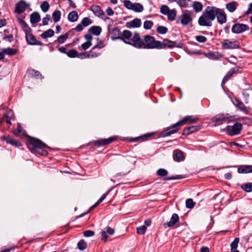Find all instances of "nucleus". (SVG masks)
<instances>
[{
	"mask_svg": "<svg viewBox=\"0 0 252 252\" xmlns=\"http://www.w3.org/2000/svg\"><path fill=\"white\" fill-rule=\"evenodd\" d=\"M221 47L223 49H235L240 47L238 40L231 41L230 39H224L221 42Z\"/></svg>",
	"mask_w": 252,
	"mask_h": 252,
	"instance_id": "9",
	"label": "nucleus"
},
{
	"mask_svg": "<svg viewBox=\"0 0 252 252\" xmlns=\"http://www.w3.org/2000/svg\"><path fill=\"white\" fill-rule=\"evenodd\" d=\"M93 50H90L88 52V55L87 57L88 58H94L98 57L100 55V54L96 53L95 52H94Z\"/></svg>",
	"mask_w": 252,
	"mask_h": 252,
	"instance_id": "56",
	"label": "nucleus"
},
{
	"mask_svg": "<svg viewBox=\"0 0 252 252\" xmlns=\"http://www.w3.org/2000/svg\"><path fill=\"white\" fill-rule=\"evenodd\" d=\"M232 117H229L228 114L220 113L212 119L214 123L221 124L222 121H230Z\"/></svg>",
	"mask_w": 252,
	"mask_h": 252,
	"instance_id": "16",
	"label": "nucleus"
},
{
	"mask_svg": "<svg viewBox=\"0 0 252 252\" xmlns=\"http://www.w3.org/2000/svg\"><path fill=\"white\" fill-rule=\"evenodd\" d=\"M242 129V126L241 124L236 123L233 126H228L226 127V131L230 136H234L240 134Z\"/></svg>",
	"mask_w": 252,
	"mask_h": 252,
	"instance_id": "8",
	"label": "nucleus"
},
{
	"mask_svg": "<svg viewBox=\"0 0 252 252\" xmlns=\"http://www.w3.org/2000/svg\"><path fill=\"white\" fill-rule=\"evenodd\" d=\"M78 19V15L76 11L70 12L68 15V20L71 22H76Z\"/></svg>",
	"mask_w": 252,
	"mask_h": 252,
	"instance_id": "34",
	"label": "nucleus"
},
{
	"mask_svg": "<svg viewBox=\"0 0 252 252\" xmlns=\"http://www.w3.org/2000/svg\"><path fill=\"white\" fill-rule=\"evenodd\" d=\"M55 34L54 31L52 29H49L47 31L44 32L41 34L40 36L43 38L45 39L48 37H51L54 36Z\"/></svg>",
	"mask_w": 252,
	"mask_h": 252,
	"instance_id": "35",
	"label": "nucleus"
},
{
	"mask_svg": "<svg viewBox=\"0 0 252 252\" xmlns=\"http://www.w3.org/2000/svg\"><path fill=\"white\" fill-rule=\"evenodd\" d=\"M241 188L247 192H250L252 191V183L249 182L243 184L241 186Z\"/></svg>",
	"mask_w": 252,
	"mask_h": 252,
	"instance_id": "37",
	"label": "nucleus"
},
{
	"mask_svg": "<svg viewBox=\"0 0 252 252\" xmlns=\"http://www.w3.org/2000/svg\"><path fill=\"white\" fill-rule=\"evenodd\" d=\"M153 26V23L152 21H145L144 23V28L146 30H149L152 28Z\"/></svg>",
	"mask_w": 252,
	"mask_h": 252,
	"instance_id": "55",
	"label": "nucleus"
},
{
	"mask_svg": "<svg viewBox=\"0 0 252 252\" xmlns=\"http://www.w3.org/2000/svg\"><path fill=\"white\" fill-rule=\"evenodd\" d=\"M3 39L4 40L8 41L10 42H11L14 40L13 36L12 34L5 35L3 37Z\"/></svg>",
	"mask_w": 252,
	"mask_h": 252,
	"instance_id": "63",
	"label": "nucleus"
},
{
	"mask_svg": "<svg viewBox=\"0 0 252 252\" xmlns=\"http://www.w3.org/2000/svg\"><path fill=\"white\" fill-rule=\"evenodd\" d=\"M124 6L128 9L131 10L134 3H132L129 0H124Z\"/></svg>",
	"mask_w": 252,
	"mask_h": 252,
	"instance_id": "54",
	"label": "nucleus"
},
{
	"mask_svg": "<svg viewBox=\"0 0 252 252\" xmlns=\"http://www.w3.org/2000/svg\"><path fill=\"white\" fill-rule=\"evenodd\" d=\"M92 23V20L89 17L84 18L81 21V23L84 27L88 26L89 25H91Z\"/></svg>",
	"mask_w": 252,
	"mask_h": 252,
	"instance_id": "51",
	"label": "nucleus"
},
{
	"mask_svg": "<svg viewBox=\"0 0 252 252\" xmlns=\"http://www.w3.org/2000/svg\"><path fill=\"white\" fill-rule=\"evenodd\" d=\"M97 40L98 41V42L95 46H94L93 47L92 50H94L96 48L101 49L104 47V45H103L102 41L99 40L98 38H97Z\"/></svg>",
	"mask_w": 252,
	"mask_h": 252,
	"instance_id": "58",
	"label": "nucleus"
},
{
	"mask_svg": "<svg viewBox=\"0 0 252 252\" xmlns=\"http://www.w3.org/2000/svg\"><path fill=\"white\" fill-rule=\"evenodd\" d=\"M83 234L86 237H92L94 235V232L92 230H88L84 231Z\"/></svg>",
	"mask_w": 252,
	"mask_h": 252,
	"instance_id": "59",
	"label": "nucleus"
},
{
	"mask_svg": "<svg viewBox=\"0 0 252 252\" xmlns=\"http://www.w3.org/2000/svg\"><path fill=\"white\" fill-rule=\"evenodd\" d=\"M5 121L9 125H11L10 122L11 120L13 119L14 116L12 110H9L7 111V114L5 115Z\"/></svg>",
	"mask_w": 252,
	"mask_h": 252,
	"instance_id": "41",
	"label": "nucleus"
},
{
	"mask_svg": "<svg viewBox=\"0 0 252 252\" xmlns=\"http://www.w3.org/2000/svg\"><path fill=\"white\" fill-rule=\"evenodd\" d=\"M19 22L22 30L24 32L25 35L32 32V29L28 26L27 23L22 19H19Z\"/></svg>",
	"mask_w": 252,
	"mask_h": 252,
	"instance_id": "26",
	"label": "nucleus"
},
{
	"mask_svg": "<svg viewBox=\"0 0 252 252\" xmlns=\"http://www.w3.org/2000/svg\"><path fill=\"white\" fill-rule=\"evenodd\" d=\"M177 14V11L175 9H170L169 12L166 15L167 16L168 20L173 21L175 19Z\"/></svg>",
	"mask_w": 252,
	"mask_h": 252,
	"instance_id": "39",
	"label": "nucleus"
},
{
	"mask_svg": "<svg viewBox=\"0 0 252 252\" xmlns=\"http://www.w3.org/2000/svg\"><path fill=\"white\" fill-rule=\"evenodd\" d=\"M192 7L194 11L196 12H200L203 8V5L201 2L199 1H194L193 4H192Z\"/></svg>",
	"mask_w": 252,
	"mask_h": 252,
	"instance_id": "36",
	"label": "nucleus"
},
{
	"mask_svg": "<svg viewBox=\"0 0 252 252\" xmlns=\"http://www.w3.org/2000/svg\"><path fill=\"white\" fill-rule=\"evenodd\" d=\"M27 145L28 149L32 153L41 156H46L48 152L46 150L49 147L38 139L32 138L27 142Z\"/></svg>",
	"mask_w": 252,
	"mask_h": 252,
	"instance_id": "3",
	"label": "nucleus"
},
{
	"mask_svg": "<svg viewBox=\"0 0 252 252\" xmlns=\"http://www.w3.org/2000/svg\"><path fill=\"white\" fill-rule=\"evenodd\" d=\"M158 49H164L166 48H172L175 46L179 47L176 45V41H172L168 39H164L162 42L159 41Z\"/></svg>",
	"mask_w": 252,
	"mask_h": 252,
	"instance_id": "13",
	"label": "nucleus"
},
{
	"mask_svg": "<svg viewBox=\"0 0 252 252\" xmlns=\"http://www.w3.org/2000/svg\"><path fill=\"white\" fill-rule=\"evenodd\" d=\"M214 20V15L211 10V6H207L201 16H200L198 20L199 26L202 27H211L212 22Z\"/></svg>",
	"mask_w": 252,
	"mask_h": 252,
	"instance_id": "4",
	"label": "nucleus"
},
{
	"mask_svg": "<svg viewBox=\"0 0 252 252\" xmlns=\"http://www.w3.org/2000/svg\"><path fill=\"white\" fill-rule=\"evenodd\" d=\"M198 120L197 118H192L191 116H188L184 117L182 120L178 122L171 126L166 127L162 131L160 135L161 137H165L178 132L180 127L186 123L193 124Z\"/></svg>",
	"mask_w": 252,
	"mask_h": 252,
	"instance_id": "2",
	"label": "nucleus"
},
{
	"mask_svg": "<svg viewBox=\"0 0 252 252\" xmlns=\"http://www.w3.org/2000/svg\"><path fill=\"white\" fill-rule=\"evenodd\" d=\"M61 12L59 10H55L52 14V18L54 22H57L60 20Z\"/></svg>",
	"mask_w": 252,
	"mask_h": 252,
	"instance_id": "42",
	"label": "nucleus"
},
{
	"mask_svg": "<svg viewBox=\"0 0 252 252\" xmlns=\"http://www.w3.org/2000/svg\"><path fill=\"white\" fill-rule=\"evenodd\" d=\"M50 20V16L49 15H46L45 17H44L42 20V25L44 26L47 25L48 24V22Z\"/></svg>",
	"mask_w": 252,
	"mask_h": 252,
	"instance_id": "61",
	"label": "nucleus"
},
{
	"mask_svg": "<svg viewBox=\"0 0 252 252\" xmlns=\"http://www.w3.org/2000/svg\"><path fill=\"white\" fill-rule=\"evenodd\" d=\"M101 30V28L99 26H93L89 29L88 32L94 35L98 36L100 34Z\"/></svg>",
	"mask_w": 252,
	"mask_h": 252,
	"instance_id": "31",
	"label": "nucleus"
},
{
	"mask_svg": "<svg viewBox=\"0 0 252 252\" xmlns=\"http://www.w3.org/2000/svg\"><path fill=\"white\" fill-rule=\"evenodd\" d=\"M26 39L27 43L31 45H40L42 46L43 44L36 40L35 37L31 32L26 35Z\"/></svg>",
	"mask_w": 252,
	"mask_h": 252,
	"instance_id": "18",
	"label": "nucleus"
},
{
	"mask_svg": "<svg viewBox=\"0 0 252 252\" xmlns=\"http://www.w3.org/2000/svg\"><path fill=\"white\" fill-rule=\"evenodd\" d=\"M91 9L96 16L101 18L102 20H106L109 19L108 17L105 16L104 12L98 5H92Z\"/></svg>",
	"mask_w": 252,
	"mask_h": 252,
	"instance_id": "12",
	"label": "nucleus"
},
{
	"mask_svg": "<svg viewBox=\"0 0 252 252\" xmlns=\"http://www.w3.org/2000/svg\"><path fill=\"white\" fill-rule=\"evenodd\" d=\"M3 54L8 55L9 56H12L15 55L17 53V50L11 48H3L2 50Z\"/></svg>",
	"mask_w": 252,
	"mask_h": 252,
	"instance_id": "40",
	"label": "nucleus"
},
{
	"mask_svg": "<svg viewBox=\"0 0 252 252\" xmlns=\"http://www.w3.org/2000/svg\"><path fill=\"white\" fill-rule=\"evenodd\" d=\"M211 10L214 15V20L216 17L218 22L220 24L222 25L226 23L227 21V16L223 9H220L215 6H211Z\"/></svg>",
	"mask_w": 252,
	"mask_h": 252,
	"instance_id": "7",
	"label": "nucleus"
},
{
	"mask_svg": "<svg viewBox=\"0 0 252 252\" xmlns=\"http://www.w3.org/2000/svg\"><path fill=\"white\" fill-rule=\"evenodd\" d=\"M29 71L32 77H35L36 79L42 78V75L39 71L32 69Z\"/></svg>",
	"mask_w": 252,
	"mask_h": 252,
	"instance_id": "44",
	"label": "nucleus"
},
{
	"mask_svg": "<svg viewBox=\"0 0 252 252\" xmlns=\"http://www.w3.org/2000/svg\"><path fill=\"white\" fill-rule=\"evenodd\" d=\"M141 25V21L140 19L135 18L133 20L126 23V26L128 28H139Z\"/></svg>",
	"mask_w": 252,
	"mask_h": 252,
	"instance_id": "25",
	"label": "nucleus"
},
{
	"mask_svg": "<svg viewBox=\"0 0 252 252\" xmlns=\"http://www.w3.org/2000/svg\"><path fill=\"white\" fill-rule=\"evenodd\" d=\"M232 102L238 109L246 114H249V111L247 109V107L242 101L239 100L236 97H234L233 100H232Z\"/></svg>",
	"mask_w": 252,
	"mask_h": 252,
	"instance_id": "15",
	"label": "nucleus"
},
{
	"mask_svg": "<svg viewBox=\"0 0 252 252\" xmlns=\"http://www.w3.org/2000/svg\"><path fill=\"white\" fill-rule=\"evenodd\" d=\"M134 47L138 49H157L159 41L156 40L155 38L150 35H146L143 38H141L140 34L135 36Z\"/></svg>",
	"mask_w": 252,
	"mask_h": 252,
	"instance_id": "1",
	"label": "nucleus"
},
{
	"mask_svg": "<svg viewBox=\"0 0 252 252\" xmlns=\"http://www.w3.org/2000/svg\"><path fill=\"white\" fill-rule=\"evenodd\" d=\"M177 3L181 7H189L191 6L190 0H178Z\"/></svg>",
	"mask_w": 252,
	"mask_h": 252,
	"instance_id": "33",
	"label": "nucleus"
},
{
	"mask_svg": "<svg viewBox=\"0 0 252 252\" xmlns=\"http://www.w3.org/2000/svg\"><path fill=\"white\" fill-rule=\"evenodd\" d=\"M195 203L190 198L187 199L186 201V206L187 208L192 209L194 207Z\"/></svg>",
	"mask_w": 252,
	"mask_h": 252,
	"instance_id": "47",
	"label": "nucleus"
},
{
	"mask_svg": "<svg viewBox=\"0 0 252 252\" xmlns=\"http://www.w3.org/2000/svg\"><path fill=\"white\" fill-rule=\"evenodd\" d=\"M88 52L80 53L78 54V58H79L81 59H87V58H88V57H87V56H88Z\"/></svg>",
	"mask_w": 252,
	"mask_h": 252,
	"instance_id": "62",
	"label": "nucleus"
},
{
	"mask_svg": "<svg viewBox=\"0 0 252 252\" xmlns=\"http://www.w3.org/2000/svg\"><path fill=\"white\" fill-rule=\"evenodd\" d=\"M179 221V218L178 215L174 213L172 214L170 220L169 221L167 222L166 223H164L163 225L164 227H171L175 225Z\"/></svg>",
	"mask_w": 252,
	"mask_h": 252,
	"instance_id": "20",
	"label": "nucleus"
},
{
	"mask_svg": "<svg viewBox=\"0 0 252 252\" xmlns=\"http://www.w3.org/2000/svg\"><path fill=\"white\" fill-rule=\"evenodd\" d=\"M157 31L159 34H164L167 33L168 29L165 27L159 26L157 27Z\"/></svg>",
	"mask_w": 252,
	"mask_h": 252,
	"instance_id": "45",
	"label": "nucleus"
},
{
	"mask_svg": "<svg viewBox=\"0 0 252 252\" xmlns=\"http://www.w3.org/2000/svg\"><path fill=\"white\" fill-rule=\"evenodd\" d=\"M3 139L6 142L7 144L14 146L16 147H19L22 145V143L20 141L13 139L11 138L9 135L3 136Z\"/></svg>",
	"mask_w": 252,
	"mask_h": 252,
	"instance_id": "21",
	"label": "nucleus"
},
{
	"mask_svg": "<svg viewBox=\"0 0 252 252\" xmlns=\"http://www.w3.org/2000/svg\"><path fill=\"white\" fill-rule=\"evenodd\" d=\"M196 40L199 43H205L207 41V39L206 37L202 35H197L195 36Z\"/></svg>",
	"mask_w": 252,
	"mask_h": 252,
	"instance_id": "57",
	"label": "nucleus"
},
{
	"mask_svg": "<svg viewBox=\"0 0 252 252\" xmlns=\"http://www.w3.org/2000/svg\"><path fill=\"white\" fill-rule=\"evenodd\" d=\"M205 55L207 58L212 60H217L223 57V55L218 52H210Z\"/></svg>",
	"mask_w": 252,
	"mask_h": 252,
	"instance_id": "24",
	"label": "nucleus"
},
{
	"mask_svg": "<svg viewBox=\"0 0 252 252\" xmlns=\"http://www.w3.org/2000/svg\"><path fill=\"white\" fill-rule=\"evenodd\" d=\"M92 45L91 41H87L81 45V47L83 50L88 49Z\"/></svg>",
	"mask_w": 252,
	"mask_h": 252,
	"instance_id": "60",
	"label": "nucleus"
},
{
	"mask_svg": "<svg viewBox=\"0 0 252 252\" xmlns=\"http://www.w3.org/2000/svg\"><path fill=\"white\" fill-rule=\"evenodd\" d=\"M73 30L74 29H72L69 31L65 33V34L61 35L60 36H59L57 39V41L59 42V43L61 44L63 43L66 41V40L69 37L70 34L73 35L74 34Z\"/></svg>",
	"mask_w": 252,
	"mask_h": 252,
	"instance_id": "27",
	"label": "nucleus"
},
{
	"mask_svg": "<svg viewBox=\"0 0 252 252\" xmlns=\"http://www.w3.org/2000/svg\"><path fill=\"white\" fill-rule=\"evenodd\" d=\"M240 69L239 67L236 66L230 69L228 72L224 76L221 85L224 84L227 81L229 80L232 77L235 76L238 72Z\"/></svg>",
	"mask_w": 252,
	"mask_h": 252,
	"instance_id": "10",
	"label": "nucleus"
},
{
	"mask_svg": "<svg viewBox=\"0 0 252 252\" xmlns=\"http://www.w3.org/2000/svg\"><path fill=\"white\" fill-rule=\"evenodd\" d=\"M238 172L241 174L252 173V165H242L238 167Z\"/></svg>",
	"mask_w": 252,
	"mask_h": 252,
	"instance_id": "23",
	"label": "nucleus"
},
{
	"mask_svg": "<svg viewBox=\"0 0 252 252\" xmlns=\"http://www.w3.org/2000/svg\"><path fill=\"white\" fill-rule=\"evenodd\" d=\"M170 10L169 7L166 5H162L160 8V12L161 14L166 15Z\"/></svg>",
	"mask_w": 252,
	"mask_h": 252,
	"instance_id": "46",
	"label": "nucleus"
},
{
	"mask_svg": "<svg viewBox=\"0 0 252 252\" xmlns=\"http://www.w3.org/2000/svg\"><path fill=\"white\" fill-rule=\"evenodd\" d=\"M29 3H26L24 0L19 1L15 5V12L18 14H21L25 12L26 9L30 7Z\"/></svg>",
	"mask_w": 252,
	"mask_h": 252,
	"instance_id": "14",
	"label": "nucleus"
},
{
	"mask_svg": "<svg viewBox=\"0 0 252 252\" xmlns=\"http://www.w3.org/2000/svg\"><path fill=\"white\" fill-rule=\"evenodd\" d=\"M131 10L135 12H141L143 11L144 7L140 3H134Z\"/></svg>",
	"mask_w": 252,
	"mask_h": 252,
	"instance_id": "38",
	"label": "nucleus"
},
{
	"mask_svg": "<svg viewBox=\"0 0 252 252\" xmlns=\"http://www.w3.org/2000/svg\"><path fill=\"white\" fill-rule=\"evenodd\" d=\"M77 247L80 251H83L87 248V245L86 242L83 239L80 240L77 244Z\"/></svg>",
	"mask_w": 252,
	"mask_h": 252,
	"instance_id": "43",
	"label": "nucleus"
},
{
	"mask_svg": "<svg viewBox=\"0 0 252 252\" xmlns=\"http://www.w3.org/2000/svg\"><path fill=\"white\" fill-rule=\"evenodd\" d=\"M191 13L189 10H185L181 15H179L177 17L176 20V24H181L183 26L190 25L192 26V18Z\"/></svg>",
	"mask_w": 252,
	"mask_h": 252,
	"instance_id": "5",
	"label": "nucleus"
},
{
	"mask_svg": "<svg viewBox=\"0 0 252 252\" xmlns=\"http://www.w3.org/2000/svg\"><path fill=\"white\" fill-rule=\"evenodd\" d=\"M249 29V27L247 25L236 23L232 26L231 31L234 33H240Z\"/></svg>",
	"mask_w": 252,
	"mask_h": 252,
	"instance_id": "11",
	"label": "nucleus"
},
{
	"mask_svg": "<svg viewBox=\"0 0 252 252\" xmlns=\"http://www.w3.org/2000/svg\"><path fill=\"white\" fill-rule=\"evenodd\" d=\"M201 126H193L185 128L182 132L184 135H189L190 134L198 131L200 129Z\"/></svg>",
	"mask_w": 252,
	"mask_h": 252,
	"instance_id": "22",
	"label": "nucleus"
},
{
	"mask_svg": "<svg viewBox=\"0 0 252 252\" xmlns=\"http://www.w3.org/2000/svg\"><path fill=\"white\" fill-rule=\"evenodd\" d=\"M138 33H135L132 35V33L130 31L125 30L123 32H121V37L120 40L123 41L125 43L130 45L134 47V37L135 36L139 35Z\"/></svg>",
	"mask_w": 252,
	"mask_h": 252,
	"instance_id": "6",
	"label": "nucleus"
},
{
	"mask_svg": "<svg viewBox=\"0 0 252 252\" xmlns=\"http://www.w3.org/2000/svg\"><path fill=\"white\" fill-rule=\"evenodd\" d=\"M238 3L236 1H231L226 4V8L230 12H233L236 9Z\"/></svg>",
	"mask_w": 252,
	"mask_h": 252,
	"instance_id": "32",
	"label": "nucleus"
},
{
	"mask_svg": "<svg viewBox=\"0 0 252 252\" xmlns=\"http://www.w3.org/2000/svg\"><path fill=\"white\" fill-rule=\"evenodd\" d=\"M66 55L69 58H75L76 57H78V53L76 50L74 49H71L67 52Z\"/></svg>",
	"mask_w": 252,
	"mask_h": 252,
	"instance_id": "48",
	"label": "nucleus"
},
{
	"mask_svg": "<svg viewBox=\"0 0 252 252\" xmlns=\"http://www.w3.org/2000/svg\"><path fill=\"white\" fill-rule=\"evenodd\" d=\"M109 33L111 35V39L113 40L120 39L121 32L118 27L110 28L108 27Z\"/></svg>",
	"mask_w": 252,
	"mask_h": 252,
	"instance_id": "19",
	"label": "nucleus"
},
{
	"mask_svg": "<svg viewBox=\"0 0 252 252\" xmlns=\"http://www.w3.org/2000/svg\"><path fill=\"white\" fill-rule=\"evenodd\" d=\"M117 138L116 136L110 137L108 138L101 139L98 140L94 141V144L95 146H103L108 145L113 141H114Z\"/></svg>",
	"mask_w": 252,
	"mask_h": 252,
	"instance_id": "17",
	"label": "nucleus"
},
{
	"mask_svg": "<svg viewBox=\"0 0 252 252\" xmlns=\"http://www.w3.org/2000/svg\"><path fill=\"white\" fill-rule=\"evenodd\" d=\"M173 157L174 160L180 162L184 159L183 153L180 150H176L174 151Z\"/></svg>",
	"mask_w": 252,
	"mask_h": 252,
	"instance_id": "28",
	"label": "nucleus"
},
{
	"mask_svg": "<svg viewBox=\"0 0 252 252\" xmlns=\"http://www.w3.org/2000/svg\"><path fill=\"white\" fill-rule=\"evenodd\" d=\"M146 229L147 227L145 225H142L137 228L136 232L138 234L143 235L145 233Z\"/></svg>",
	"mask_w": 252,
	"mask_h": 252,
	"instance_id": "53",
	"label": "nucleus"
},
{
	"mask_svg": "<svg viewBox=\"0 0 252 252\" xmlns=\"http://www.w3.org/2000/svg\"><path fill=\"white\" fill-rule=\"evenodd\" d=\"M157 174L160 177H164L168 174V171L163 168H160L157 171Z\"/></svg>",
	"mask_w": 252,
	"mask_h": 252,
	"instance_id": "50",
	"label": "nucleus"
},
{
	"mask_svg": "<svg viewBox=\"0 0 252 252\" xmlns=\"http://www.w3.org/2000/svg\"><path fill=\"white\" fill-rule=\"evenodd\" d=\"M40 20V16L38 12H34L30 15V22L33 24H36Z\"/></svg>",
	"mask_w": 252,
	"mask_h": 252,
	"instance_id": "30",
	"label": "nucleus"
},
{
	"mask_svg": "<svg viewBox=\"0 0 252 252\" xmlns=\"http://www.w3.org/2000/svg\"><path fill=\"white\" fill-rule=\"evenodd\" d=\"M40 7L42 11L46 12L49 10L50 5L48 2L45 1L42 3L40 5Z\"/></svg>",
	"mask_w": 252,
	"mask_h": 252,
	"instance_id": "52",
	"label": "nucleus"
},
{
	"mask_svg": "<svg viewBox=\"0 0 252 252\" xmlns=\"http://www.w3.org/2000/svg\"><path fill=\"white\" fill-rule=\"evenodd\" d=\"M153 133H147L142 136L137 137L135 138H129V141L130 142H137L140 141L141 142L148 140V139L153 135Z\"/></svg>",
	"mask_w": 252,
	"mask_h": 252,
	"instance_id": "29",
	"label": "nucleus"
},
{
	"mask_svg": "<svg viewBox=\"0 0 252 252\" xmlns=\"http://www.w3.org/2000/svg\"><path fill=\"white\" fill-rule=\"evenodd\" d=\"M101 240L104 242H106L108 239V235L106 234V232L103 231L101 232Z\"/></svg>",
	"mask_w": 252,
	"mask_h": 252,
	"instance_id": "64",
	"label": "nucleus"
},
{
	"mask_svg": "<svg viewBox=\"0 0 252 252\" xmlns=\"http://www.w3.org/2000/svg\"><path fill=\"white\" fill-rule=\"evenodd\" d=\"M239 242L238 238H235L233 241L230 244L231 250H236L238 247Z\"/></svg>",
	"mask_w": 252,
	"mask_h": 252,
	"instance_id": "49",
	"label": "nucleus"
}]
</instances>
